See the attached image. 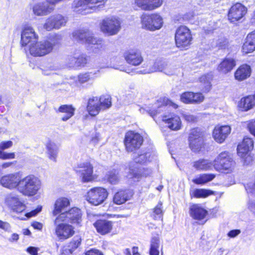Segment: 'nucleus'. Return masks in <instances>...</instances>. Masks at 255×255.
<instances>
[{
    "label": "nucleus",
    "mask_w": 255,
    "mask_h": 255,
    "mask_svg": "<svg viewBox=\"0 0 255 255\" xmlns=\"http://www.w3.org/2000/svg\"><path fill=\"white\" fill-rule=\"evenodd\" d=\"M81 244V239L79 237H75L70 242L67 248L64 249V252H68L69 254H72Z\"/></svg>",
    "instance_id": "42"
},
{
    "label": "nucleus",
    "mask_w": 255,
    "mask_h": 255,
    "mask_svg": "<svg viewBox=\"0 0 255 255\" xmlns=\"http://www.w3.org/2000/svg\"><path fill=\"white\" fill-rule=\"evenodd\" d=\"M60 215H64V220L69 221L72 224L80 225L82 221L81 211L78 208H72L68 211L63 212Z\"/></svg>",
    "instance_id": "23"
},
{
    "label": "nucleus",
    "mask_w": 255,
    "mask_h": 255,
    "mask_svg": "<svg viewBox=\"0 0 255 255\" xmlns=\"http://www.w3.org/2000/svg\"><path fill=\"white\" fill-rule=\"evenodd\" d=\"M213 194V192L210 190L206 189H196L190 192L191 198H205Z\"/></svg>",
    "instance_id": "39"
},
{
    "label": "nucleus",
    "mask_w": 255,
    "mask_h": 255,
    "mask_svg": "<svg viewBox=\"0 0 255 255\" xmlns=\"http://www.w3.org/2000/svg\"><path fill=\"white\" fill-rule=\"evenodd\" d=\"M131 196V194L128 190H120L115 194L113 201L117 205H121L128 200Z\"/></svg>",
    "instance_id": "32"
},
{
    "label": "nucleus",
    "mask_w": 255,
    "mask_h": 255,
    "mask_svg": "<svg viewBox=\"0 0 255 255\" xmlns=\"http://www.w3.org/2000/svg\"><path fill=\"white\" fill-rule=\"evenodd\" d=\"M70 205L69 200L65 197H61L57 199L54 204L53 214L56 216L59 214L66 212L67 208Z\"/></svg>",
    "instance_id": "25"
},
{
    "label": "nucleus",
    "mask_w": 255,
    "mask_h": 255,
    "mask_svg": "<svg viewBox=\"0 0 255 255\" xmlns=\"http://www.w3.org/2000/svg\"><path fill=\"white\" fill-rule=\"evenodd\" d=\"M162 121L167 124L168 127L172 130H178L181 128V121L178 116H164L163 117Z\"/></svg>",
    "instance_id": "27"
},
{
    "label": "nucleus",
    "mask_w": 255,
    "mask_h": 255,
    "mask_svg": "<svg viewBox=\"0 0 255 255\" xmlns=\"http://www.w3.org/2000/svg\"><path fill=\"white\" fill-rule=\"evenodd\" d=\"M142 142L143 137L140 134L132 131L126 133L124 143L128 152H132L139 148Z\"/></svg>",
    "instance_id": "10"
},
{
    "label": "nucleus",
    "mask_w": 255,
    "mask_h": 255,
    "mask_svg": "<svg viewBox=\"0 0 255 255\" xmlns=\"http://www.w3.org/2000/svg\"><path fill=\"white\" fill-rule=\"evenodd\" d=\"M248 128L251 134L255 136V121L251 120L249 122Z\"/></svg>",
    "instance_id": "61"
},
{
    "label": "nucleus",
    "mask_w": 255,
    "mask_h": 255,
    "mask_svg": "<svg viewBox=\"0 0 255 255\" xmlns=\"http://www.w3.org/2000/svg\"><path fill=\"white\" fill-rule=\"evenodd\" d=\"M189 146L194 152L200 151L203 147L204 140L202 133L196 128L191 130L189 136Z\"/></svg>",
    "instance_id": "15"
},
{
    "label": "nucleus",
    "mask_w": 255,
    "mask_h": 255,
    "mask_svg": "<svg viewBox=\"0 0 255 255\" xmlns=\"http://www.w3.org/2000/svg\"><path fill=\"white\" fill-rule=\"evenodd\" d=\"M21 175L18 172L5 174L0 178V185L9 190L16 189L20 185Z\"/></svg>",
    "instance_id": "13"
},
{
    "label": "nucleus",
    "mask_w": 255,
    "mask_h": 255,
    "mask_svg": "<svg viewBox=\"0 0 255 255\" xmlns=\"http://www.w3.org/2000/svg\"><path fill=\"white\" fill-rule=\"evenodd\" d=\"M231 128L229 126H216L213 131L214 140L219 143H223L231 133Z\"/></svg>",
    "instance_id": "21"
},
{
    "label": "nucleus",
    "mask_w": 255,
    "mask_h": 255,
    "mask_svg": "<svg viewBox=\"0 0 255 255\" xmlns=\"http://www.w3.org/2000/svg\"><path fill=\"white\" fill-rule=\"evenodd\" d=\"M0 229L7 233H10L11 232V226L8 222L0 220Z\"/></svg>",
    "instance_id": "59"
},
{
    "label": "nucleus",
    "mask_w": 255,
    "mask_h": 255,
    "mask_svg": "<svg viewBox=\"0 0 255 255\" xmlns=\"http://www.w3.org/2000/svg\"><path fill=\"white\" fill-rule=\"evenodd\" d=\"M99 102L97 97H93L89 99L87 109L91 116H96L102 110Z\"/></svg>",
    "instance_id": "28"
},
{
    "label": "nucleus",
    "mask_w": 255,
    "mask_h": 255,
    "mask_svg": "<svg viewBox=\"0 0 255 255\" xmlns=\"http://www.w3.org/2000/svg\"><path fill=\"white\" fill-rule=\"evenodd\" d=\"M228 40L224 37L219 38L216 41V46L219 49L226 48L228 45Z\"/></svg>",
    "instance_id": "54"
},
{
    "label": "nucleus",
    "mask_w": 255,
    "mask_h": 255,
    "mask_svg": "<svg viewBox=\"0 0 255 255\" xmlns=\"http://www.w3.org/2000/svg\"><path fill=\"white\" fill-rule=\"evenodd\" d=\"M128 177L129 178H135L138 179L140 177V174L138 172L137 170L129 168V174Z\"/></svg>",
    "instance_id": "62"
},
{
    "label": "nucleus",
    "mask_w": 255,
    "mask_h": 255,
    "mask_svg": "<svg viewBox=\"0 0 255 255\" xmlns=\"http://www.w3.org/2000/svg\"><path fill=\"white\" fill-rule=\"evenodd\" d=\"M96 73L87 72L80 74L78 76V81L80 84H84L93 80L96 78Z\"/></svg>",
    "instance_id": "40"
},
{
    "label": "nucleus",
    "mask_w": 255,
    "mask_h": 255,
    "mask_svg": "<svg viewBox=\"0 0 255 255\" xmlns=\"http://www.w3.org/2000/svg\"><path fill=\"white\" fill-rule=\"evenodd\" d=\"M141 22L143 28L150 31L160 29L163 23L162 17L157 13L142 15Z\"/></svg>",
    "instance_id": "7"
},
{
    "label": "nucleus",
    "mask_w": 255,
    "mask_h": 255,
    "mask_svg": "<svg viewBox=\"0 0 255 255\" xmlns=\"http://www.w3.org/2000/svg\"><path fill=\"white\" fill-rule=\"evenodd\" d=\"M156 72H161L166 75H170L173 74L174 68L171 63L167 61L162 59H158L155 60L153 64L148 69L138 71L137 73L146 74Z\"/></svg>",
    "instance_id": "6"
},
{
    "label": "nucleus",
    "mask_w": 255,
    "mask_h": 255,
    "mask_svg": "<svg viewBox=\"0 0 255 255\" xmlns=\"http://www.w3.org/2000/svg\"><path fill=\"white\" fill-rule=\"evenodd\" d=\"M254 148V141L251 138L246 137L241 143L238 146V154L242 158H245L244 163L248 164L252 160L249 152Z\"/></svg>",
    "instance_id": "14"
},
{
    "label": "nucleus",
    "mask_w": 255,
    "mask_h": 255,
    "mask_svg": "<svg viewBox=\"0 0 255 255\" xmlns=\"http://www.w3.org/2000/svg\"><path fill=\"white\" fill-rule=\"evenodd\" d=\"M192 37L191 32L186 26H181L175 33V39L178 47H185L191 44Z\"/></svg>",
    "instance_id": "12"
},
{
    "label": "nucleus",
    "mask_w": 255,
    "mask_h": 255,
    "mask_svg": "<svg viewBox=\"0 0 255 255\" xmlns=\"http://www.w3.org/2000/svg\"><path fill=\"white\" fill-rule=\"evenodd\" d=\"M38 39V35L30 26H24L21 34L20 43L22 46L34 43Z\"/></svg>",
    "instance_id": "18"
},
{
    "label": "nucleus",
    "mask_w": 255,
    "mask_h": 255,
    "mask_svg": "<svg viewBox=\"0 0 255 255\" xmlns=\"http://www.w3.org/2000/svg\"><path fill=\"white\" fill-rule=\"evenodd\" d=\"M93 226L99 234L101 235H105L112 231L113 223L108 220L99 219L93 224Z\"/></svg>",
    "instance_id": "22"
},
{
    "label": "nucleus",
    "mask_w": 255,
    "mask_h": 255,
    "mask_svg": "<svg viewBox=\"0 0 255 255\" xmlns=\"http://www.w3.org/2000/svg\"><path fill=\"white\" fill-rule=\"evenodd\" d=\"M236 66L235 60L231 58H225L219 65L218 70L223 74L230 72Z\"/></svg>",
    "instance_id": "31"
},
{
    "label": "nucleus",
    "mask_w": 255,
    "mask_h": 255,
    "mask_svg": "<svg viewBox=\"0 0 255 255\" xmlns=\"http://www.w3.org/2000/svg\"><path fill=\"white\" fill-rule=\"evenodd\" d=\"M42 187L40 180L33 175L21 178L18 191L27 197H32L38 193Z\"/></svg>",
    "instance_id": "1"
},
{
    "label": "nucleus",
    "mask_w": 255,
    "mask_h": 255,
    "mask_svg": "<svg viewBox=\"0 0 255 255\" xmlns=\"http://www.w3.org/2000/svg\"><path fill=\"white\" fill-rule=\"evenodd\" d=\"M68 19L61 14H54L49 17L46 20L44 28L48 31L53 29H59L66 25Z\"/></svg>",
    "instance_id": "17"
},
{
    "label": "nucleus",
    "mask_w": 255,
    "mask_h": 255,
    "mask_svg": "<svg viewBox=\"0 0 255 255\" xmlns=\"http://www.w3.org/2000/svg\"><path fill=\"white\" fill-rule=\"evenodd\" d=\"M86 255H103V254L98 250L92 249L87 251L86 253Z\"/></svg>",
    "instance_id": "63"
},
{
    "label": "nucleus",
    "mask_w": 255,
    "mask_h": 255,
    "mask_svg": "<svg viewBox=\"0 0 255 255\" xmlns=\"http://www.w3.org/2000/svg\"><path fill=\"white\" fill-rule=\"evenodd\" d=\"M191 104H200L204 100V97L201 93H193Z\"/></svg>",
    "instance_id": "51"
},
{
    "label": "nucleus",
    "mask_w": 255,
    "mask_h": 255,
    "mask_svg": "<svg viewBox=\"0 0 255 255\" xmlns=\"http://www.w3.org/2000/svg\"><path fill=\"white\" fill-rule=\"evenodd\" d=\"M76 62L77 67L84 66L87 63V59L84 55H77Z\"/></svg>",
    "instance_id": "55"
},
{
    "label": "nucleus",
    "mask_w": 255,
    "mask_h": 255,
    "mask_svg": "<svg viewBox=\"0 0 255 255\" xmlns=\"http://www.w3.org/2000/svg\"><path fill=\"white\" fill-rule=\"evenodd\" d=\"M148 2L149 10H152L161 6L162 0H148Z\"/></svg>",
    "instance_id": "53"
},
{
    "label": "nucleus",
    "mask_w": 255,
    "mask_h": 255,
    "mask_svg": "<svg viewBox=\"0 0 255 255\" xmlns=\"http://www.w3.org/2000/svg\"><path fill=\"white\" fill-rule=\"evenodd\" d=\"M124 57L129 64L138 66L143 61L141 53L137 49H130L125 52Z\"/></svg>",
    "instance_id": "20"
},
{
    "label": "nucleus",
    "mask_w": 255,
    "mask_h": 255,
    "mask_svg": "<svg viewBox=\"0 0 255 255\" xmlns=\"http://www.w3.org/2000/svg\"><path fill=\"white\" fill-rule=\"evenodd\" d=\"M246 40L255 44V30L248 35Z\"/></svg>",
    "instance_id": "64"
},
{
    "label": "nucleus",
    "mask_w": 255,
    "mask_h": 255,
    "mask_svg": "<svg viewBox=\"0 0 255 255\" xmlns=\"http://www.w3.org/2000/svg\"><path fill=\"white\" fill-rule=\"evenodd\" d=\"M99 100L102 110L109 109L111 107V98L110 97L103 96L99 98Z\"/></svg>",
    "instance_id": "47"
},
{
    "label": "nucleus",
    "mask_w": 255,
    "mask_h": 255,
    "mask_svg": "<svg viewBox=\"0 0 255 255\" xmlns=\"http://www.w3.org/2000/svg\"><path fill=\"white\" fill-rule=\"evenodd\" d=\"M255 105V98L252 96L242 98L239 106L244 111H248Z\"/></svg>",
    "instance_id": "35"
},
{
    "label": "nucleus",
    "mask_w": 255,
    "mask_h": 255,
    "mask_svg": "<svg viewBox=\"0 0 255 255\" xmlns=\"http://www.w3.org/2000/svg\"><path fill=\"white\" fill-rule=\"evenodd\" d=\"M148 0H135V4L142 10H149Z\"/></svg>",
    "instance_id": "52"
},
{
    "label": "nucleus",
    "mask_w": 255,
    "mask_h": 255,
    "mask_svg": "<svg viewBox=\"0 0 255 255\" xmlns=\"http://www.w3.org/2000/svg\"><path fill=\"white\" fill-rule=\"evenodd\" d=\"M5 239L10 243H14L18 241L19 236L17 233H12L10 235H5Z\"/></svg>",
    "instance_id": "57"
},
{
    "label": "nucleus",
    "mask_w": 255,
    "mask_h": 255,
    "mask_svg": "<svg viewBox=\"0 0 255 255\" xmlns=\"http://www.w3.org/2000/svg\"><path fill=\"white\" fill-rule=\"evenodd\" d=\"M211 80L212 76L210 74L203 75L199 78L200 88L203 91L208 92L210 90Z\"/></svg>",
    "instance_id": "38"
},
{
    "label": "nucleus",
    "mask_w": 255,
    "mask_h": 255,
    "mask_svg": "<svg viewBox=\"0 0 255 255\" xmlns=\"http://www.w3.org/2000/svg\"><path fill=\"white\" fill-rule=\"evenodd\" d=\"M251 74V67L247 64H243L240 66L235 73L236 80L241 81L249 77Z\"/></svg>",
    "instance_id": "30"
},
{
    "label": "nucleus",
    "mask_w": 255,
    "mask_h": 255,
    "mask_svg": "<svg viewBox=\"0 0 255 255\" xmlns=\"http://www.w3.org/2000/svg\"><path fill=\"white\" fill-rule=\"evenodd\" d=\"M193 92H186L182 93L180 96V100L185 104H191L192 98H193Z\"/></svg>",
    "instance_id": "50"
},
{
    "label": "nucleus",
    "mask_w": 255,
    "mask_h": 255,
    "mask_svg": "<svg viewBox=\"0 0 255 255\" xmlns=\"http://www.w3.org/2000/svg\"><path fill=\"white\" fill-rule=\"evenodd\" d=\"M64 215H59L54 221L55 234L59 240H65L72 237L75 232L72 226L63 223Z\"/></svg>",
    "instance_id": "4"
},
{
    "label": "nucleus",
    "mask_w": 255,
    "mask_h": 255,
    "mask_svg": "<svg viewBox=\"0 0 255 255\" xmlns=\"http://www.w3.org/2000/svg\"><path fill=\"white\" fill-rule=\"evenodd\" d=\"M164 108L165 106L164 105H159L158 102L152 109L145 110L144 109L141 108L139 110L141 113L144 114L146 112L153 118L155 115L160 113V111H162V109Z\"/></svg>",
    "instance_id": "41"
},
{
    "label": "nucleus",
    "mask_w": 255,
    "mask_h": 255,
    "mask_svg": "<svg viewBox=\"0 0 255 255\" xmlns=\"http://www.w3.org/2000/svg\"><path fill=\"white\" fill-rule=\"evenodd\" d=\"M122 21L120 18L111 16L103 19L100 24L101 30L108 35L117 34L121 29Z\"/></svg>",
    "instance_id": "5"
},
{
    "label": "nucleus",
    "mask_w": 255,
    "mask_h": 255,
    "mask_svg": "<svg viewBox=\"0 0 255 255\" xmlns=\"http://www.w3.org/2000/svg\"><path fill=\"white\" fill-rule=\"evenodd\" d=\"M105 0H78L75 2L76 11L85 14L92 11L99 10L104 6Z\"/></svg>",
    "instance_id": "8"
},
{
    "label": "nucleus",
    "mask_w": 255,
    "mask_h": 255,
    "mask_svg": "<svg viewBox=\"0 0 255 255\" xmlns=\"http://www.w3.org/2000/svg\"><path fill=\"white\" fill-rule=\"evenodd\" d=\"M255 50V44L246 40L242 47L243 52L248 54L253 52Z\"/></svg>",
    "instance_id": "49"
},
{
    "label": "nucleus",
    "mask_w": 255,
    "mask_h": 255,
    "mask_svg": "<svg viewBox=\"0 0 255 255\" xmlns=\"http://www.w3.org/2000/svg\"><path fill=\"white\" fill-rule=\"evenodd\" d=\"M75 171L83 182L91 181L93 179V166L89 161L78 164Z\"/></svg>",
    "instance_id": "16"
},
{
    "label": "nucleus",
    "mask_w": 255,
    "mask_h": 255,
    "mask_svg": "<svg viewBox=\"0 0 255 255\" xmlns=\"http://www.w3.org/2000/svg\"><path fill=\"white\" fill-rule=\"evenodd\" d=\"M12 142L11 141H5L0 143V151H3L4 149H7L11 147Z\"/></svg>",
    "instance_id": "60"
},
{
    "label": "nucleus",
    "mask_w": 255,
    "mask_h": 255,
    "mask_svg": "<svg viewBox=\"0 0 255 255\" xmlns=\"http://www.w3.org/2000/svg\"><path fill=\"white\" fill-rule=\"evenodd\" d=\"M190 215L193 219L201 220L207 215L208 212L199 204H193L190 207Z\"/></svg>",
    "instance_id": "26"
},
{
    "label": "nucleus",
    "mask_w": 255,
    "mask_h": 255,
    "mask_svg": "<svg viewBox=\"0 0 255 255\" xmlns=\"http://www.w3.org/2000/svg\"><path fill=\"white\" fill-rule=\"evenodd\" d=\"M247 8L240 3L233 5L228 12V19L231 22H235L241 19L247 13Z\"/></svg>",
    "instance_id": "19"
},
{
    "label": "nucleus",
    "mask_w": 255,
    "mask_h": 255,
    "mask_svg": "<svg viewBox=\"0 0 255 255\" xmlns=\"http://www.w3.org/2000/svg\"><path fill=\"white\" fill-rule=\"evenodd\" d=\"M214 163L208 159H201L193 163V167L197 170H210Z\"/></svg>",
    "instance_id": "34"
},
{
    "label": "nucleus",
    "mask_w": 255,
    "mask_h": 255,
    "mask_svg": "<svg viewBox=\"0 0 255 255\" xmlns=\"http://www.w3.org/2000/svg\"><path fill=\"white\" fill-rule=\"evenodd\" d=\"M235 162L226 151L220 153L214 160L213 167L218 171L225 174L233 172Z\"/></svg>",
    "instance_id": "3"
},
{
    "label": "nucleus",
    "mask_w": 255,
    "mask_h": 255,
    "mask_svg": "<svg viewBox=\"0 0 255 255\" xmlns=\"http://www.w3.org/2000/svg\"><path fill=\"white\" fill-rule=\"evenodd\" d=\"M15 153L14 152L7 153L4 151H0V159L2 160L14 159Z\"/></svg>",
    "instance_id": "56"
},
{
    "label": "nucleus",
    "mask_w": 255,
    "mask_h": 255,
    "mask_svg": "<svg viewBox=\"0 0 255 255\" xmlns=\"http://www.w3.org/2000/svg\"><path fill=\"white\" fill-rule=\"evenodd\" d=\"M45 154L49 160L54 162H57V159L59 152L58 145L53 141L49 140L45 144Z\"/></svg>",
    "instance_id": "24"
},
{
    "label": "nucleus",
    "mask_w": 255,
    "mask_h": 255,
    "mask_svg": "<svg viewBox=\"0 0 255 255\" xmlns=\"http://www.w3.org/2000/svg\"><path fill=\"white\" fill-rule=\"evenodd\" d=\"M102 39L95 37L91 32L90 34V35L89 36L88 38H87V42L86 43V44L89 45H97V48L102 47Z\"/></svg>",
    "instance_id": "48"
},
{
    "label": "nucleus",
    "mask_w": 255,
    "mask_h": 255,
    "mask_svg": "<svg viewBox=\"0 0 255 255\" xmlns=\"http://www.w3.org/2000/svg\"><path fill=\"white\" fill-rule=\"evenodd\" d=\"M58 44L56 37L35 42L29 45V52L33 56H43L51 53L54 46Z\"/></svg>",
    "instance_id": "2"
},
{
    "label": "nucleus",
    "mask_w": 255,
    "mask_h": 255,
    "mask_svg": "<svg viewBox=\"0 0 255 255\" xmlns=\"http://www.w3.org/2000/svg\"><path fill=\"white\" fill-rule=\"evenodd\" d=\"M108 195V193L105 188L95 187L87 192L86 199L90 204L97 206L103 203Z\"/></svg>",
    "instance_id": "11"
},
{
    "label": "nucleus",
    "mask_w": 255,
    "mask_h": 255,
    "mask_svg": "<svg viewBox=\"0 0 255 255\" xmlns=\"http://www.w3.org/2000/svg\"><path fill=\"white\" fill-rule=\"evenodd\" d=\"M4 203L13 212L21 213L25 209V206L20 200L19 195L14 192L6 195Z\"/></svg>",
    "instance_id": "9"
},
{
    "label": "nucleus",
    "mask_w": 255,
    "mask_h": 255,
    "mask_svg": "<svg viewBox=\"0 0 255 255\" xmlns=\"http://www.w3.org/2000/svg\"><path fill=\"white\" fill-rule=\"evenodd\" d=\"M91 32L88 29H80L73 33V37L75 39L82 43H86Z\"/></svg>",
    "instance_id": "37"
},
{
    "label": "nucleus",
    "mask_w": 255,
    "mask_h": 255,
    "mask_svg": "<svg viewBox=\"0 0 255 255\" xmlns=\"http://www.w3.org/2000/svg\"><path fill=\"white\" fill-rule=\"evenodd\" d=\"M75 110V108L71 105H64L61 106L56 112L63 113L64 115L61 117V119L63 121H66L74 115Z\"/></svg>",
    "instance_id": "33"
},
{
    "label": "nucleus",
    "mask_w": 255,
    "mask_h": 255,
    "mask_svg": "<svg viewBox=\"0 0 255 255\" xmlns=\"http://www.w3.org/2000/svg\"><path fill=\"white\" fill-rule=\"evenodd\" d=\"M77 55L69 56L67 60V64L69 67H77Z\"/></svg>",
    "instance_id": "58"
},
{
    "label": "nucleus",
    "mask_w": 255,
    "mask_h": 255,
    "mask_svg": "<svg viewBox=\"0 0 255 255\" xmlns=\"http://www.w3.org/2000/svg\"><path fill=\"white\" fill-rule=\"evenodd\" d=\"M150 156V153L149 152L138 154L134 156V160L136 163H144L149 160Z\"/></svg>",
    "instance_id": "46"
},
{
    "label": "nucleus",
    "mask_w": 255,
    "mask_h": 255,
    "mask_svg": "<svg viewBox=\"0 0 255 255\" xmlns=\"http://www.w3.org/2000/svg\"><path fill=\"white\" fill-rule=\"evenodd\" d=\"M159 246V240L157 237H153L150 241V255H159L158 248Z\"/></svg>",
    "instance_id": "43"
},
{
    "label": "nucleus",
    "mask_w": 255,
    "mask_h": 255,
    "mask_svg": "<svg viewBox=\"0 0 255 255\" xmlns=\"http://www.w3.org/2000/svg\"><path fill=\"white\" fill-rule=\"evenodd\" d=\"M216 177L214 174H201L192 180L193 183L196 184H205L208 182L213 180Z\"/></svg>",
    "instance_id": "36"
},
{
    "label": "nucleus",
    "mask_w": 255,
    "mask_h": 255,
    "mask_svg": "<svg viewBox=\"0 0 255 255\" xmlns=\"http://www.w3.org/2000/svg\"><path fill=\"white\" fill-rule=\"evenodd\" d=\"M108 180L112 184H118L120 180L119 172L116 170L110 171L108 174Z\"/></svg>",
    "instance_id": "45"
},
{
    "label": "nucleus",
    "mask_w": 255,
    "mask_h": 255,
    "mask_svg": "<svg viewBox=\"0 0 255 255\" xmlns=\"http://www.w3.org/2000/svg\"><path fill=\"white\" fill-rule=\"evenodd\" d=\"M32 9L33 13L37 16L46 15L52 10L49 4L44 2L35 4L33 5Z\"/></svg>",
    "instance_id": "29"
},
{
    "label": "nucleus",
    "mask_w": 255,
    "mask_h": 255,
    "mask_svg": "<svg viewBox=\"0 0 255 255\" xmlns=\"http://www.w3.org/2000/svg\"><path fill=\"white\" fill-rule=\"evenodd\" d=\"M163 213L162 203L160 202L153 209L152 216L155 220H162Z\"/></svg>",
    "instance_id": "44"
}]
</instances>
